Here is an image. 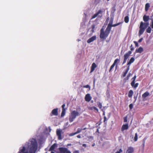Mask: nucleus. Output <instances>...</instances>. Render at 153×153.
Segmentation results:
<instances>
[{
    "mask_svg": "<svg viewBox=\"0 0 153 153\" xmlns=\"http://www.w3.org/2000/svg\"><path fill=\"white\" fill-rule=\"evenodd\" d=\"M38 144L36 140L32 138L26 143L25 146L20 149L19 153H35Z\"/></svg>",
    "mask_w": 153,
    "mask_h": 153,
    "instance_id": "1",
    "label": "nucleus"
},
{
    "mask_svg": "<svg viewBox=\"0 0 153 153\" xmlns=\"http://www.w3.org/2000/svg\"><path fill=\"white\" fill-rule=\"evenodd\" d=\"M143 21L147 22H148L149 19V16H146L144 15L143 18ZM149 25V22L144 23L143 22H141L140 23V25L139 27L140 30L138 33V36L140 37L144 33L145 29L148 27Z\"/></svg>",
    "mask_w": 153,
    "mask_h": 153,
    "instance_id": "2",
    "label": "nucleus"
},
{
    "mask_svg": "<svg viewBox=\"0 0 153 153\" xmlns=\"http://www.w3.org/2000/svg\"><path fill=\"white\" fill-rule=\"evenodd\" d=\"M110 32V31L107 28H106L105 31L104 30L103 28H102L100 31V38L104 39H106L109 34Z\"/></svg>",
    "mask_w": 153,
    "mask_h": 153,
    "instance_id": "3",
    "label": "nucleus"
},
{
    "mask_svg": "<svg viewBox=\"0 0 153 153\" xmlns=\"http://www.w3.org/2000/svg\"><path fill=\"white\" fill-rule=\"evenodd\" d=\"M80 113L76 111H73L69 116V120L70 122H73L77 116H79Z\"/></svg>",
    "mask_w": 153,
    "mask_h": 153,
    "instance_id": "4",
    "label": "nucleus"
},
{
    "mask_svg": "<svg viewBox=\"0 0 153 153\" xmlns=\"http://www.w3.org/2000/svg\"><path fill=\"white\" fill-rule=\"evenodd\" d=\"M63 133L62 130L59 129H57L56 130V134L58 136V139L59 140L62 139L63 137L62 135Z\"/></svg>",
    "mask_w": 153,
    "mask_h": 153,
    "instance_id": "5",
    "label": "nucleus"
},
{
    "mask_svg": "<svg viewBox=\"0 0 153 153\" xmlns=\"http://www.w3.org/2000/svg\"><path fill=\"white\" fill-rule=\"evenodd\" d=\"M131 53V52L130 51H129L127 53L125 54L124 55V58L123 59V64L125 63L127 59L128 58V57L130 56V54Z\"/></svg>",
    "mask_w": 153,
    "mask_h": 153,
    "instance_id": "6",
    "label": "nucleus"
},
{
    "mask_svg": "<svg viewBox=\"0 0 153 153\" xmlns=\"http://www.w3.org/2000/svg\"><path fill=\"white\" fill-rule=\"evenodd\" d=\"M102 11L101 10H99L98 12L95 13L92 17V19H94L97 16L101 18L102 16Z\"/></svg>",
    "mask_w": 153,
    "mask_h": 153,
    "instance_id": "7",
    "label": "nucleus"
},
{
    "mask_svg": "<svg viewBox=\"0 0 153 153\" xmlns=\"http://www.w3.org/2000/svg\"><path fill=\"white\" fill-rule=\"evenodd\" d=\"M59 150L60 152L62 153H71V152L68 150L67 148H59Z\"/></svg>",
    "mask_w": 153,
    "mask_h": 153,
    "instance_id": "8",
    "label": "nucleus"
},
{
    "mask_svg": "<svg viewBox=\"0 0 153 153\" xmlns=\"http://www.w3.org/2000/svg\"><path fill=\"white\" fill-rule=\"evenodd\" d=\"M91 99V97L89 94H87L85 97V100L87 102H89Z\"/></svg>",
    "mask_w": 153,
    "mask_h": 153,
    "instance_id": "9",
    "label": "nucleus"
},
{
    "mask_svg": "<svg viewBox=\"0 0 153 153\" xmlns=\"http://www.w3.org/2000/svg\"><path fill=\"white\" fill-rule=\"evenodd\" d=\"M96 39V36H94L91 38H90V39H88L87 41V42L88 43H90L92 42H93Z\"/></svg>",
    "mask_w": 153,
    "mask_h": 153,
    "instance_id": "10",
    "label": "nucleus"
},
{
    "mask_svg": "<svg viewBox=\"0 0 153 153\" xmlns=\"http://www.w3.org/2000/svg\"><path fill=\"white\" fill-rule=\"evenodd\" d=\"M58 108L54 109H53L51 113V114L53 115L57 116L58 115Z\"/></svg>",
    "mask_w": 153,
    "mask_h": 153,
    "instance_id": "11",
    "label": "nucleus"
},
{
    "mask_svg": "<svg viewBox=\"0 0 153 153\" xmlns=\"http://www.w3.org/2000/svg\"><path fill=\"white\" fill-rule=\"evenodd\" d=\"M149 93L148 92H145L144 94H143L142 95V98H143V100H146V98L149 95Z\"/></svg>",
    "mask_w": 153,
    "mask_h": 153,
    "instance_id": "12",
    "label": "nucleus"
},
{
    "mask_svg": "<svg viewBox=\"0 0 153 153\" xmlns=\"http://www.w3.org/2000/svg\"><path fill=\"white\" fill-rule=\"evenodd\" d=\"M113 20L114 18L113 17H111L110 18L109 23L108 24L107 28H108L109 27H110L113 24Z\"/></svg>",
    "mask_w": 153,
    "mask_h": 153,
    "instance_id": "13",
    "label": "nucleus"
},
{
    "mask_svg": "<svg viewBox=\"0 0 153 153\" xmlns=\"http://www.w3.org/2000/svg\"><path fill=\"white\" fill-rule=\"evenodd\" d=\"M128 124L123 125L121 128V131H124L125 130H127L128 128Z\"/></svg>",
    "mask_w": 153,
    "mask_h": 153,
    "instance_id": "14",
    "label": "nucleus"
},
{
    "mask_svg": "<svg viewBox=\"0 0 153 153\" xmlns=\"http://www.w3.org/2000/svg\"><path fill=\"white\" fill-rule=\"evenodd\" d=\"M134 149L133 148L131 147H129L128 148L127 150L126 153H132L133 152Z\"/></svg>",
    "mask_w": 153,
    "mask_h": 153,
    "instance_id": "15",
    "label": "nucleus"
},
{
    "mask_svg": "<svg viewBox=\"0 0 153 153\" xmlns=\"http://www.w3.org/2000/svg\"><path fill=\"white\" fill-rule=\"evenodd\" d=\"M57 145L56 143L54 144L53 145H52L50 149H49V151H53L54 150L55 148L57 147Z\"/></svg>",
    "mask_w": 153,
    "mask_h": 153,
    "instance_id": "16",
    "label": "nucleus"
},
{
    "mask_svg": "<svg viewBox=\"0 0 153 153\" xmlns=\"http://www.w3.org/2000/svg\"><path fill=\"white\" fill-rule=\"evenodd\" d=\"M97 65L94 63H93L92 64L91 67V72H92L94 71V70L95 68H96Z\"/></svg>",
    "mask_w": 153,
    "mask_h": 153,
    "instance_id": "17",
    "label": "nucleus"
},
{
    "mask_svg": "<svg viewBox=\"0 0 153 153\" xmlns=\"http://www.w3.org/2000/svg\"><path fill=\"white\" fill-rule=\"evenodd\" d=\"M121 22H119L116 24H112L108 28V29H109V30L111 31V28L112 27H116V26H117L119 25H120V24H121Z\"/></svg>",
    "mask_w": 153,
    "mask_h": 153,
    "instance_id": "18",
    "label": "nucleus"
},
{
    "mask_svg": "<svg viewBox=\"0 0 153 153\" xmlns=\"http://www.w3.org/2000/svg\"><path fill=\"white\" fill-rule=\"evenodd\" d=\"M150 7V4L149 3H147L145 5V10L146 12H147Z\"/></svg>",
    "mask_w": 153,
    "mask_h": 153,
    "instance_id": "19",
    "label": "nucleus"
},
{
    "mask_svg": "<svg viewBox=\"0 0 153 153\" xmlns=\"http://www.w3.org/2000/svg\"><path fill=\"white\" fill-rule=\"evenodd\" d=\"M134 61V59L133 57H131L129 61L128 62L127 65H130Z\"/></svg>",
    "mask_w": 153,
    "mask_h": 153,
    "instance_id": "20",
    "label": "nucleus"
},
{
    "mask_svg": "<svg viewBox=\"0 0 153 153\" xmlns=\"http://www.w3.org/2000/svg\"><path fill=\"white\" fill-rule=\"evenodd\" d=\"M136 75H135L132 78V79L133 80L131 83V85L132 86H133L135 84V81L136 79Z\"/></svg>",
    "mask_w": 153,
    "mask_h": 153,
    "instance_id": "21",
    "label": "nucleus"
},
{
    "mask_svg": "<svg viewBox=\"0 0 153 153\" xmlns=\"http://www.w3.org/2000/svg\"><path fill=\"white\" fill-rule=\"evenodd\" d=\"M88 109L90 110H94L96 111L97 112H98V109L94 106L92 107H90L88 108Z\"/></svg>",
    "mask_w": 153,
    "mask_h": 153,
    "instance_id": "22",
    "label": "nucleus"
},
{
    "mask_svg": "<svg viewBox=\"0 0 153 153\" xmlns=\"http://www.w3.org/2000/svg\"><path fill=\"white\" fill-rule=\"evenodd\" d=\"M143 48H138L136 49L135 52L136 53H141L143 51Z\"/></svg>",
    "mask_w": 153,
    "mask_h": 153,
    "instance_id": "23",
    "label": "nucleus"
},
{
    "mask_svg": "<svg viewBox=\"0 0 153 153\" xmlns=\"http://www.w3.org/2000/svg\"><path fill=\"white\" fill-rule=\"evenodd\" d=\"M133 92L132 90H130L128 93V96L129 97H131L132 96V95L133 94Z\"/></svg>",
    "mask_w": 153,
    "mask_h": 153,
    "instance_id": "24",
    "label": "nucleus"
},
{
    "mask_svg": "<svg viewBox=\"0 0 153 153\" xmlns=\"http://www.w3.org/2000/svg\"><path fill=\"white\" fill-rule=\"evenodd\" d=\"M124 21L126 23H127L129 22V17L128 16H126L124 18Z\"/></svg>",
    "mask_w": 153,
    "mask_h": 153,
    "instance_id": "25",
    "label": "nucleus"
},
{
    "mask_svg": "<svg viewBox=\"0 0 153 153\" xmlns=\"http://www.w3.org/2000/svg\"><path fill=\"white\" fill-rule=\"evenodd\" d=\"M151 28L150 27H149L146 30V32L147 33H150L151 32Z\"/></svg>",
    "mask_w": 153,
    "mask_h": 153,
    "instance_id": "26",
    "label": "nucleus"
},
{
    "mask_svg": "<svg viewBox=\"0 0 153 153\" xmlns=\"http://www.w3.org/2000/svg\"><path fill=\"white\" fill-rule=\"evenodd\" d=\"M65 109H62V111L61 114V117H63L65 115Z\"/></svg>",
    "mask_w": 153,
    "mask_h": 153,
    "instance_id": "27",
    "label": "nucleus"
},
{
    "mask_svg": "<svg viewBox=\"0 0 153 153\" xmlns=\"http://www.w3.org/2000/svg\"><path fill=\"white\" fill-rule=\"evenodd\" d=\"M120 62V59H116L115 61H114V62L113 64H114L115 65H116V64L117 63H119Z\"/></svg>",
    "mask_w": 153,
    "mask_h": 153,
    "instance_id": "28",
    "label": "nucleus"
},
{
    "mask_svg": "<svg viewBox=\"0 0 153 153\" xmlns=\"http://www.w3.org/2000/svg\"><path fill=\"white\" fill-rule=\"evenodd\" d=\"M82 130V128H78L77 129V131L76 132H75V133H76V134H77L80 133Z\"/></svg>",
    "mask_w": 153,
    "mask_h": 153,
    "instance_id": "29",
    "label": "nucleus"
},
{
    "mask_svg": "<svg viewBox=\"0 0 153 153\" xmlns=\"http://www.w3.org/2000/svg\"><path fill=\"white\" fill-rule=\"evenodd\" d=\"M138 138V135L137 133L135 134V136L134 137V140L135 141H136L137 140Z\"/></svg>",
    "mask_w": 153,
    "mask_h": 153,
    "instance_id": "30",
    "label": "nucleus"
},
{
    "mask_svg": "<svg viewBox=\"0 0 153 153\" xmlns=\"http://www.w3.org/2000/svg\"><path fill=\"white\" fill-rule=\"evenodd\" d=\"M88 138L90 141H92L93 140V137L92 136H88Z\"/></svg>",
    "mask_w": 153,
    "mask_h": 153,
    "instance_id": "31",
    "label": "nucleus"
},
{
    "mask_svg": "<svg viewBox=\"0 0 153 153\" xmlns=\"http://www.w3.org/2000/svg\"><path fill=\"white\" fill-rule=\"evenodd\" d=\"M97 104L99 107L100 108H101L102 107V103L100 102H97Z\"/></svg>",
    "mask_w": 153,
    "mask_h": 153,
    "instance_id": "32",
    "label": "nucleus"
},
{
    "mask_svg": "<svg viewBox=\"0 0 153 153\" xmlns=\"http://www.w3.org/2000/svg\"><path fill=\"white\" fill-rule=\"evenodd\" d=\"M115 65L114 64H113V65L111 66L110 68V69L109 70V72H111V71L114 68Z\"/></svg>",
    "mask_w": 153,
    "mask_h": 153,
    "instance_id": "33",
    "label": "nucleus"
},
{
    "mask_svg": "<svg viewBox=\"0 0 153 153\" xmlns=\"http://www.w3.org/2000/svg\"><path fill=\"white\" fill-rule=\"evenodd\" d=\"M95 25H92L91 26V28H92V32H94V29L95 28Z\"/></svg>",
    "mask_w": 153,
    "mask_h": 153,
    "instance_id": "34",
    "label": "nucleus"
},
{
    "mask_svg": "<svg viewBox=\"0 0 153 153\" xmlns=\"http://www.w3.org/2000/svg\"><path fill=\"white\" fill-rule=\"evenodd\" d=\"M151 23L150 26L152 28H153V19H151Z\"/></svg>",
    "mask_w": 153,
    "mask_h": 153,
    "instance_id": "35",
    "label": "nucleus"
},
{
    "mask_svg": "<svg viewBox=\"0 0 153 153\" xmlns=\"http://www.w3.org/2000/svg\"><path fill=\"white\" fill-rule=\"evenodd\" d=\"M146 140V139L144 138L143 140V148H144V145H145V142Z\"/></svg>",
    "mask_w": 153,
    "mask_h": 153,
    "instance_id": "36",
    "label": "nucleus"
},
{
    "mask_svg": "<svg viewBox=\"0 0 153 153\" xmlns=\"http://www.w3.org/2000/svg\"><path fill=\"white\" fill-rule=\"evenodd\" d=\"M134 42L135 45L136 47H138V44L137 42L136 41H134Z\"/></svg>",
    "mask_w": 153,
    "mask_h": 153,
    "instance_id": "37",
    "label": "nucleus"
},
{
    "mask_svg": "<svg viewBox=\"0 0 153 153\" xmlns=\"http://www.w3.org/2000/svg\"><path fill=\"white\" fill-rule=\"evenodd\" d=\"M76 134L75 132V133H70V134H69V135L70 136H74L75 134Z\"/></svg>",
    "mask_w": 153,
    "mask_h": 153,
    "instance_id": "38",
    "label": "nucleus"
},
{
    "mask_svg": "<svg viewBox=\"0 0 153 153\" xmlns=\"http://www.w3.org/2000/svg\"><path fill=\"white\" fill-rule=\"evenodd\" d=\"M123 152L122 150L120 149L119 151H117L115 153H121Z\"/></svg>",
    "mask_w": 153,
    "mask_h": 153,
    "instance_id": "39",
    "label": "nucleus"
},
{
    "mask_svg": "<svg viewBox=\"0 0 153 153\" xmlns=\"http://www.w3.org/2000/svg\"><path fill=\"white\" fill-rule=\"evenodd\" d=\"M133 105L132 104H131L129 105V107L130 109H132L133 108Z\"/></svg>",
    "mask_w": 153,
    "mask_h": 153,
    "instance_id": "40",
    "label": "nucleus"
},
{
    "mask_svg": "<svg viewBox=\"0 0 153 153\" xmlns=\"http://www.w3.org/2000/svg\"><path fill=\"white\" fill-rule=\"evenodd\" d=\"M128 72L126 71L123 73V76L124 77L125 76H126V74H127Z\"/></svg>",
    "mask_w": 153,
    "mask_h": 153,
    "instance_id": "41",
    "label": "nucleus"
},
{
    "mask_svg": "<svg viewBox=\"0 0 153 153\" xmlns=\"http://www.w3.org/2000/svg\"><path fill=\"white\" fill-rule=\"evenodd\" d=\"M131 73H129L127 75V79H128L130 76H131Z\"/></svg>",
    "mask_w": 153,
    "mask_h": 153,
    "instance_id": "42",
    "label": "nucleus"
},
{
    "mask_svg": "<svg viewBox=\"0 0 153 153\" xmlns=\"http://www.w3.org/2000/svg\"><path fill=\"white\" fill-rule=\"evenodd\" d=\"M138 83H136L135 85L134 84V86L133 87H134L135 88H136L138 86Z\"/></svg>",
    "mask_w": 153,
    "mask_h": 153,
    "instance_id": "43",
    "label": "nucleus"
},
{
    "mask_svg": "<svg viewBox=\"0 0 153 153\" xmlns=\"http://www.w3.org/2000/svg\"><path fill=\"white\" fill-rule=\"evenodd\" d=\"M83 87L84 88H90L89 85H85V86H83Z\"/></svg>",
    "mask_w": 153,
    "mask_h": 153,
    "instance_id": "44",
    "label": "nucleus"
},
{
    "mask_svg": "<svg viewBox=\"0 0 153 153\" xmlns=\"http://www.w3.org/2000/svg\"><path fill=\"white\" fill-rule=\"evenodd\" d=\"M143 40V38H142L139 39V40L138 41V42L139 43H140L142 42Z\"/></svg>",
    "mask_w": 153,
    "mask_h": 153,
    "instance_id": "45",
    "label": "nucleus"
},
{
    "mask_svg": "<svg viewBox=\"0 0 153 153\" xmlns=\"http://www.w3.org/2000/svg\"><path fill=\"white\" fill-rule=\"evenodd\" d=\"M127 117H124V122H126L127 121Z\"/></svg>",
    "mask_w": 153,
    "mask_h": 153,
    "instance_id": "46",
    "label": "nucleus"
},
{
    "mask_svg": "<svg viewBox=\"0 0 153 153\" xmlns=\"http://www.w3.org/2000/svg\"><path fill=\"white\" fill-rule=\"evenodd\" d=\"M73 153H79V151H75L73 152Z\"/></svg>",
    "mask_w": 153,
    "mask_h": 153,
    "instance_id": "47",
    "label": "nucleus"
},
{
    "mask_svg": "<svg viewBox=\"0 0 153 153\" xmlns=\"http://www.w3.org/2000/svg\"><path fill=\"white\" fill-rule=\"evenodd\" d=\"M128 65V67H127V69L126 71H127V72H128V71L129 70V66H130V65Z\"/></svg>",
    "mask_w": 153,
    "mask_h": 153,
    "instance_id": "48",
    "label": "nucleus"
},
{
    "mask_svg": "<svg viewBox=\"0 0 153 153\" xmlns=\"http://www.w3.org/2000/svg\"><path fill=\"white\" fill-rule=\"evenodd\" d=\"M107 120L106 117H104V122H105V121Z\"/></svg>",
    "mask_w": 153,
    "mask_h": 153,
    "instance_id": "49",
    "label": "nucleus"
},
{
    "mask_svg": "<svg viewBox=\"0 0 153 153\" xmlns=\"http://www.w3.org/2000/svg\"><path fill=\"white\" fill-rule=\"evenodd\" d=\"M65 106V104H63L62 106V109H65L64 108V107Z\"/></svg>",
    "mask_w": 153,
    "mask_h": 153,
    "instance_id": "50",
    "label": "nucleus"
},
{
    "mask_svg": "<svg viewBox=\"0 0 153 153\" xmlns=\"http://www.w3.org/2000/svg\"><path fill=\"white\" fill-rule=\"evenodd\" d=\"M82 146H83V147H85L86 146V144H84L82 145Z\"/></svg>",
    "mask_w": 153,
    "mask_h": 153,
    "instance_id": "51",
    "label": "nucleus"
},
{
    "mask_svg": "<svg viewBox=\"0 0 153 153\" xmlns=\"http://www.w3.org/2000/svg\"><path fill=\"white\" fill-rule=\"evenodd\" d=\"M77 137L78 138H81V136L80 135H78L77 136Z\"/></svg>",
    "mask_w": 153,
    "mask_h": 153,
    "instance_id": "52",
    "label": "nucleus"
},
{
    "mask_svg": "<svg viewBox=\"0 0 153 153\" xmlns=\"http://www.w3.org/2000/svg\"><path fill=\"white\" fill-rule=\"evenodd\" d=\"M109 17H108L107 18L106 21H108L109 20Z\"/></svg>",
    "mask_w": 153,
    "mask_h": 153,
    "instance_id": "53",
    "label": "nucleus"
},
{
    "mask_svg": "<svg viewBox=\"0 0 153 153\" xmlns=\"http://www.w3.org/2000/svg\"><path fill=\"white\" fill-rule=\"evenodd\" d=\"M49 129L50 130V132L51 130V128L50 127H49Z\"/></svg>",
    "mask_w": 153,
    "mask_h": 153,
    "instance_id": "54",
    "label": "nucleus"
},
{
    "mask_svg": "<svg viewBox=\"0 0 153 153\" xmlns=\"http://www.w3.org/2000/svg\"><path fill=\"white\" fill-rule=\"evenodd\" d=\"M71 144H68V146H71Z\"/></svg>",
    "mask_w": 153,
    "mask_h": 153,
    "instance_id": "55",
    "label": "nucleus"
},
{
    "mask_svg": "<svg viewBox=\"0 0 153 153\" xmlns=\"http://www.w3.org/2000/svg\"><path fill=\"white\" fill-rule=\"evenodd\" d=\"M94 145H95V143H93V144H92V146H94Z\"/></svg>",
    "mask_w": 153,
    "mask_h": 153,
    "instance_id": "56",
    "label": "nucleus"
},
{
    "mask_svg": "<svg viewBox=\"0 0 153 153\" xmlns=\"http://www.w3.org/2000/svg\"><path fill=\"white\" fill-rule=\"evenodd\" d=\"M86 128H84L82 129V130H85Z\"/></svg>",
    "mask_w": 153,
    "mask_h": 153,
    "instance_id": "57",
    "label": "nucleus"
},
{
    "mask_svg": "<svg viewBox=\"0 0 153 153\" xmlns=\"http://www.w3.org/2000/svg\"><path fill=\"white\" fill-rule=\"evenodd\" d=\"M51 153H55L54 152H53V151H51Z\"/></svg>",
    "mask_w": 153,
    "mask_h": 153,
    "instance_id": "58",
    "label": "nucleus"
},
{
    "mask_svg": "<svg viewBox=\"0 0 153 153\" xmlns=\"http://www.w3.org/2000/svg\"><path fill=\"white\" fill-rule=\"evenodd\" d=\"M91 103H93V100H92L91 101Z\"/></svg>",
    "mask_w": 153,
    "mask_h": 153,
    "instance_id": "59",
    "label": "nucleus"
},
{
    "mask_svg": "<svg viewBox=\"0 0 153 153\" xmlns=\"http://www.w3.org/2000/svg\"><path fill=\"white\" fill-rule=\"evenodd\" d=\"M133 50H134V48H131V51H133Z\"/></svg>",
    "mask_w": 153,
    "mask_h": 153,
    "instance_id": "60",
    "label": "nucleus"
},
{
    "mask_svg": "<svg viewBox=\"0 0 153 153\" xmlns=\"http://www.w3.org/2000/svg\"><path fill=\"white\" fill-rule=\"evenodd\" d=\"M103 115H105V112H103Z\"/></svg>",
    "mask_w": 153,
    "mask_h": 153,
    "instance_id": "61",
    "label": "nucleus"
},
{
    "mask_svg": "<svg viewBox=\"0 0 153 153\" xmlns=\"http://www.w3.org/2000/svg\"><path fill=\"white\" fill-rule=\"evenodd\" d=\"M110 96V94H108V96L109 97Z\"/></svg>",
    "mask_w": 153,
    "mask_h": 153,
    "instance_id": "62",
    "label": "nucleus"
},
{
    "mask_svg": "<svg viewBox=\"0 0 153 153\" xmlns=\"http://www.w3.org/2000/svg\"><path fill=\"white\" fill-rule=\"evenodd\" d=\"M117 65H116V68H117Z\"/></svg>",
    "mask_w": 153,
    "mask_h": 153,
    "instance_id": "63",
    "label": "nucleus"
},
{
    "mask_svg": "<svg viewBox=\"0 0 153 153\" xmlns=\"http://www.w3.org/2000/svg\"><path fill=\"white\" fill-rule=\"evenodd\" d=\"M97 132H98V129H97Z\"/></svg>",
    "mask_w": 153,
    "mask_h": 153,
    "instance_id": "64",
    "label": "nucleus"
}]
</instances>
